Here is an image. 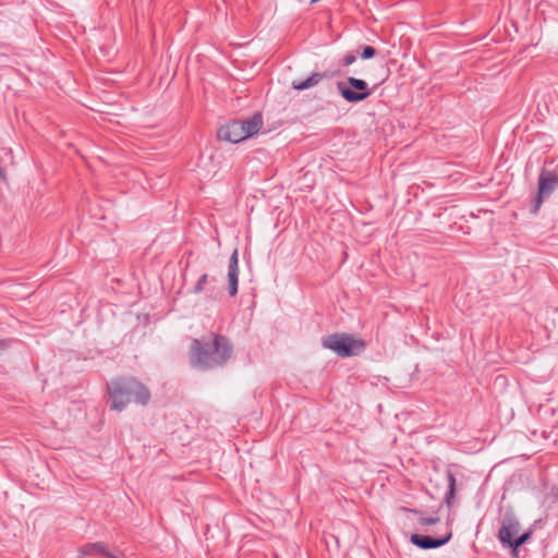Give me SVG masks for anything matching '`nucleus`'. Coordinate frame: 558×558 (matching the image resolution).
I'll return each instance as SVG.
<instances>
[{"instance_id":"nucleus-1","label":"nucleus","mask_w":558,"mask_h":558,"mask_svg":"<svg viewBox=\"0 0 558 558\" xmlns=\"http://www.w3.org/2000/svg\"><path fill=\"white\" fill-rule=\"evenodd\" d=\"M232 354L230 341L221 335H211L210 341L194 339L191 344L190 361L199 369L220 367Z\"/></svg>"},{"instance_id":"nucleus-2","label":"nucleus","mask_w":558,"mask_h":558,"mask_svg":"<svg viewBox=\"0 0 558 558\" xmlns=\"http://www.w3.org/2000/svg\"><path fill=\"white\" fill-rule=\"evenodd\" d=\"M107 392L111 401V409L123 411L132 401L146 405L150 400V392L134 377H119L107 385Z\"/></svg>"},{"instance_id":"nucleus-3","label":"nucleus","mask_w":558,"mask_h":558,"mask_svg":"<svg viewBox=\"0 0 558 558\" xmlns=\"http://www.w3.org/2000/svg\"><path fill=\"white\" fill-rule=\"evenodd\" d=\"M325 349L333 351L338 356L349 357L361 354L366 344L362 339H356L349 333H332L322 340Z\"/></svg>"},{"instance_id":"nucleus-4","label":"nucleus","mask_w":558,"mask_h":558,"mask_svg":"<svg viewBox=\"0 0 558 558\" xmlns=\"http://www.w3.org/2000/svg\"><path fill=\"white\" fill-rule=\"evenodd\" d=\"M337 89L341 97L350 104H357L372 94L367 83L364 80L349 76L345 82H338Z\"/></svg>"},{"instance_id":"nucleus-5","label":"nucleus","mask_w":558,"mask_h":558,"mask_svg":"<svg viewBox=\"0 0 558 558\" xmlns=\"http://www.w3.org/2000/svg\"><path fill=\"white\" fill-rule=\"evenodd\" d=\"M558 187V174L555 171L542 169L538 177L537 195L532 205V213L536 214L544 198L549 197L553 192Z\"/></svg>"},{"instance_id":"nucleus-6","label":"nucleus","mask_w":558,"mask_h":558,"mask_svg":"<svg viewBox=\"0 0 558 558\" xmlns=\"http://www.w3.org/2000/svg\"><path fill=\"white\" fill-rule=\"evenodd\" d=\"M218 137L232 144H236L246 140L243 125H240L239 120H233L222 125L218 131Z\"/></svg>"},{"instance_id":"nucleus-7","label":"nucleus","mask_w":558,"mask_h":558,"mask_svg":"<svg viewBox=\"0 0 558 558\" xmlns=\"http://www.w3.org/2000/svg\"><path fill=\"white\" fill-rule=\"evenodd\" d=\"M451 536V532H448L445 536L437 538L429 535L412 534L410 541L421 549H434L447 544Z\"/></svg>"},{"instance_id":"nucleus-8","label":"nucleus","mask_w":558,"mask_h":558,"mask_svg":"<svg viewBox=\"0 0 558 558\" xmlns=\"http://www.w3.org/2000/svg\"><path fill=\"white\" fill-rule=\"evenodd\" d=\"M519 529L520 523L517 518L513 514L507 513L504 517L502 525L498 533L500 543L510 546V543L514 539L512 537L519 532Z\"/></svg>"},{"instance_id":"nucleus-9","label":"nucleus","mask_w":558,"mask_h":558,"mask_svg":"<svg viewBox=\"0 0 558 558\" xmlns=\"http://www.w3.org/2000/svg\"><path fill=\"white\" fill-rule=\"evenodd\" d=\"M228 282H229V294L231 296L236 295L238 293V283H239V258H238V250L235 248L230 256L229 265H228Z\"/></svg>"},{"instance_id":"nucleus-10","label":"nucleus","mask_w":558,"mask_h":558,"mask_svg":"<svg viewBox=\"0 0 558 558\" xmlns=\"http://www.w3.org/2000/svg\"><path fill=\"white\" fill-rule=\"evenodd\" d=\"M240 125H243L244 135L246 138L257 134L263 126V118L260 113H255L252 118L240 121Z\"/></svg>"},{"instance_id":"nucleus-11","label":"nucleus","mask_w":558,"mask_h":558,"mask_svg":"<svg viewBox=\"0 0 558 558\" xmlns=\"http://www.w3.org/2000/svg\"><path fill=\"white\" fill-rule=\"evenodd\" d=\"M328 75L326 73L315 72L310 77L303 81H293L291 86L295 90H304L308 89L313 86H316L322 80L327 78Z\"/></svg>"},{"instance_id":"nucleus-12","label":"nucleus","mask_w":558,"mask_h":558,"mask_svg":"<svg viewBox=\"0 0 558 558\" xmlns=\"http://www.w3.org/2000/svg\"><path fill=\"white\" fill-rule=\"evenodd\" d=\"M105 556L109 555L106 545L102 542L89 543L80 548V556Z\"/></svg>"},{"instance_id":"nucleus-13","label":"nucleus","mask_w":558,"mask_h":558,"mask_svg":"<svg viewBox=\"0 0 558 558\" xmlns=\"http://www.w3.org/2000/svg\"><path fill=\"white\" fill-rule=\"evenodd\" d=\"M446 477L448 482V489L445 494L444 501L448 507H451L456 495V477L450 471L446 473Z\"/></svg>"},{"instance_id":"nucleus-14","label":"nucleus","mask_w":558,"mask_h":558,"mask_svg":"<svg viewBox=\"0 0 558 558\" xmlns=\"http://www.w3.org/2000/svg\"><path fill=\"white\" fill-rule=\"evenodd\" d=\"M410 511L417 515V521L422 526L434 525L440 521L439 517H425L423 512L417 509H411Z\"/></svg>"},{"instance_id":"nucleus-15","label":"nucleus","mask_w":558,"mask_h":558,"mask_svg":"<svg viewBox=\"0 0 558 558\" xmlns=\"http://www.w3.org/2000/svg\"><path fill=\"white\" fill-rule=\"evenodd\" d=\"M530 537H531V534L529 532L523 533L521 536L514 538L512 541V543H510L509 547H511L513 550H515L517 548L522 546L525 542H527Z\"/></svg>"},{"instance_id":"nucleus-16","label":"nucleus","mask_w":558,"mask_h":558,"mask_svg":"<svg viewBox=\"0 0 558 558\" xmlns=\"http://www.w3.org/2000/svg\"><path fill=\"white\" fill-rule=\"evenodd\" d=\"M207 280H208L207 274L202 275L193 288V293L198 294V293L203 292L205 289V284L207 283Z\"/></svg>"},{"instance_id":"nucleus-17","label":"nucleus","mask_w":558,"mask_h":558,"mask_svg":"<svg viewBox=\"0 0 558 558\" xmlns=\"http://www.w3.org/2000/svg\"><path fill=\"white\" fill-rule=\"evenodd\" d=\"M376 54V50L372 46H365L361 52L362 59H371Z\"/></svg>"},{"instance_id":"nucleus-18","label":"nucleus","mask_w":558,"mask_h":558,"mask_svg":"<svg viewBox=\"0 0 558 558\" xmlns=\"http://www.w3.org/2000/svg\"><path fill=\"white\" fill-rule=\"evenodd\" d=\"M355 60H356V57L354 53H348L342 59V65L349 66V65L353 64L355 62Z\"/></svg>"},{"instance_id":"nucleus-19","label":"nucleus","mask_w":558,"mask_h":558,"mask_svg":"<svg viewBox=\"0 0 558 558\" xmlns=\"http://www.w3.org/2000/svg\"><path fill=\"white\" fill-rule=\"evenodd\" d=\"M105 556L109 557V558H125L123 554L113 555V554L109 553V555H105Z\"/></svg>"},{"instance_id":"nucleus-20","label":"nucleus","mask_w":558,"mask_h":558,"mask_svg":"<svg viewBox=\"0 0 558 558\" xmlns=\"http://www.w3.org/2000/svg\"><path fill=\"white\" fill-rule=\"evenodd\" d=\"M4 175L2 168L0 167V178Z\"/></svg>"},{"instance_id":"nucleus-21","label":"nucleus","mask_w":558,"mask_h":558,"mask_svg":"<svg viewBox=\"0 0 558 558\" xmlns=\"http://www.w3.org/2000/svg\"><path fill=\"white\" fill-rule=\"evenodd\" d=\"M317 1H318V0H312V3H315V2H317Z\"/></svg>"}]
</instances>
